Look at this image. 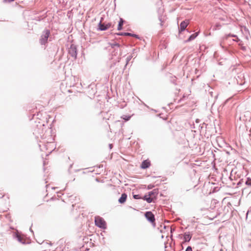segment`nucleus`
<instances>
[{
  "label": "nucleus",
  "mask_w": 251,
  "mask_h": 251,
  "mask_svg": "<svg viewBox=\"0 0 251 251\" xmlns=\"http://www.w3.org/2000/svg\"><path fill=\"white\" fill-rule=\"evenodd\" d=\"M95 225L98 227L102 229L106 228V223L103 218L99 216L95 217Z\"/></svg>",
  "instance_id": "7ed1b4c3"
},
{
  "label": "nucleus",
  "mask_w": 251,
  "mask_h": 251,
  "mask_svg": "<svg viewBox=\"0 0 251 251\" xmlns=\"http://www.w3.org/2000/svg\"><path fill=\"white\" fill-rule=\"evenodd\" d=\"M237 35L233 34H228L225 35V38L227 39L229 37H237Z\"/></svg>",
  "instance_id": "4be33fe9"
},
{
  "label": "nucleus",
  "mask_w": 251,
  "mask_h": 251,
  "mask_svg": "<svg viewBox=\"0 0 251 251\" xmlns=\"http://www.w3.org/2000/svg\"><path fill=\"white\" fill-rule=\"evenodd\" d=\"M221 27V25L220 23H217L213 27V30L219 29Z\"/></svg>",
  "instance_id": "412c9836"
},
{
  "label": "nucleus",
  "mask_w": 251,
  "mask_h": 251,
  "mask_svg": "<svg viewBox=\"0 0 251 251\" xmlns=\"http://www.w3.org/2000/svg\"><path fill=\"white\" fill-rule=\"evenodd\" d=\"M199 251V250H197V251Z\"/></svg>",
  "instance_id": "ea45409f"
},
{
  "label": "nucleus",
  "mask_w": 251,
  "mask_h": 251,
  "mask_svg": "<svg viewBox=\"0 0 251 251\" xmlns=\"http://www.w3.org/2000/svg\"><path fill=\"white\" fill-rule=\"evenodd\" d=\"M121 118L124 120L125 121H128L130 119L131 116L124 115L121 117Z\"/></svg>",
  "instance_id": "f3484780"
},
{
  "label": "nucleus",
  "mask_w": 251,
  "mask_h": 251,
  "mask_svg": "<svg viewBox=\"0 0 251 251\" xmlns=\"http://www.w3.org/2000/svg\"><path fill=\"white\" fill-rule=\"evenodd\" d=\"M16 238L19 242H21V243H22L23 244H25V242L23 241V238L20 235H17Z\"/></svg>",
  "instance_id": "aec40b11"
},
{
  "label": "nucleus",
  "mask_w": 251,
  "mask_h": 251,
  "mask_svg": "<svg viewBox=\"0 0 251 251\" xmlns=\"http://www.w3.org/2000/svg\"><path fill=\"white\" fill-rule=\"evenodd\" d=\"M170 81L171 83H173L175 85H176V76H171L170 77Z\"/></svg>",
  "instance_id": "6ab92c4d"
},
{
  "label": "nucleus",
  "mask_w": 251,
  "mask_h": 251,
  "mask_svg": "<svg viewBox=\"0 0 251 251\" xmlns=\"http://www.w3.org/2000/svg\"><path fill=\"white\" fill-rule=\"evenodd\" d=\"M41 19L40 18V17H38V19H37V21H40Z\"/></svg>",
  "instance_id": "e433bc0d"
},
{
  "label": "nucleus",
  "mask_w": 251,
  "mask_h": 251,
  "mask_svg": "<svg viewBox=\"0 0 251 251\" xmlns=\"http://www.w3.org/2000/svg\"><path fill=\"white\" fill-rule=\"evenodd\" d=\"M200 122V120L199 119H196V122L197 123H199Z\"/></svg>",
  "instance_id": "c9c22d12"
},
{
  "label": "nucleus",
  "mask_w": 251,
  "mask_h": 251,
  "mask_svg": "<svg viewBox=\"0 0 251 251\" xmlns=\"http://www.w3.org/2000/svg\"><path fill=\"white\" fill-rule=\"evenodd\" d=\"M157 116H158V117H159L160 118H161V114H158Z\"/></svg>",
  "instance_id": "4c0bfd02"
},
{
  "label": "nucleus",
  "mask_w": 251,
  "mask_h": 251,
  "mask_svg": "<svg viewBox=\"0 0 251 251\" xmlns=\"http://www.w3.org/2000/svg\"><path fill=\"white\" fill-rule=\"evenodd\" d=\"M98 29L100 31H105L107 29V26L106 24L105 23H102L101 22V20L100 21L99 24H98Z\"/></svg>",
  "instance_id": "9b49d317"
},
{
  "label": "nucleus",
  "mask_w": 251,
  "mask_h": 251,
  "mask_svg": "<svg viewBox=\"0 0 251 251\" xmlns=\"http://www.w3.org/2000/svg\"><path fill=\"white\" fill-rule=\"evenodd\" d=\"M145 216L147 220L153 225H155V216L151 211H147L145 213Z\"/></svg>",
  "instance_id": "39448f33"
},
{
  "label": "nucleus",
  "mask_w": 251,
  "mask_h": 251,
  "mask_svg": "<svg viewBox=\"0 0 251 251\" xmlns=\"http://www.w3.org/2000/svg\"><path fill=\"white\" fill-rule=\"evenodd\" d=\"M106 25L107 26V29H108L109 28L111 27H113V25H112V24L111 23H108L107 24H106Z\"/></svg>",
  "instance_id": "cd10ccee"
},
{
  "label": "nucleus",
  "mask_w": 251,
  "mask_h": 251,
  "mask_svg": "<svg viewBox=\"0 0 251 251\" xmlns=\"http://www.w3.org/2000/svg\"><path fill=\"white\" fill-rule=\"evenodd\" d=\"M236 39H233V41L236 42H240L239 45L240 46L242 44V41H240V40L238 38V37L237 36V37H236Z\"/></svg>",
  "instance_id": "a878e982"
},
{
  "label": "nucleus",
  "mask_w": 251,
  "mask_h": 251,
  "mask_svg": "<svg viewBox=\"0 0 251 251\" xmlns=\"http://www.w3.org/2000/svg\"><path fill=\"white\" fill-rule=\"evenodd\" d=\"M109 45L111 47L112 49L113 50L115 49L116 48H120L121 45L117 43L114 42V43H110Z\"/></svg>",
  "instance_id": "dca6fc26"
},
{
  "label": "nucleus",
  "mask_w": 251,
  "mask_h": 251,
  "mask_svg": "<svg viewBox=\"0 0 251 251\" xmlns=\"http://www.w3.org/2000/svg\"><path fill=\"white\" fill-rule=\"evenodd\" d=\"M199 35L198 32H196L194 34H191L189 38L185 41V42H189L194 39H195Z\"/></svg>",
  "instance_id": "ddd939ff"
},
{
  "label": "nucleus",
  "mask_w": 251,
  "mask_h": 251,
  "mask_svg": "<svg viewBox=\"0 0 251 251\" xmlns=\"http://www.w3.org/2000/svg\"><path fill=\"white\" fill-rule=\"evenodd\" d=\"M209 93L210 94L211 97H213V92H210Z\"/></svg>",
  "instance_id": "f704fd0d"
},
{
  "label": "nucleus",
  "mask_w": 251,
  "mask_h": 251,
  "mask_svg": "<svg viewBox=\"0 0 251 251\" xmlns=\"http://www.w3.org/2000/svg\"><path fill=\"white\" fill-rule=\"evenodd\" d=\"M116 34L119 36H131V37H135L137 39H140V37L138 35L134 34V33H129V32H119V33H116Z\"/></svg>",
  "instance_id": "0eeeda50"
},
{
  "label": "nucleus",
  "mask_w": 251,
  "mask_h": 251,
  "mask_svg": "<svg viewBox=\"0 0 251 251\" xmlns=\"http://www.w3.org/2000/svg\"><path fill=\"white\" fill-rule=\"evenodd\" d=\"M159 21L161 22V25H162V19H161V18L160 17H159Z\"/></svg>",
  "instance_id": "2f4dec72"
},
{
  "label": "nucleus",
  "mask_w": 251,
  "mask_h": 251,
  "mask_svg": "<svg viewBox=\"0 0 251 251\" xmlns=\"http://www.w3.org/2000/svg\"><path fill=\"white\" fill-rule=\"evenodd\" d=\"M119 51H120V48H116L115 49H114V55H116V54H117ZM113 55V54H112Z\"/></svg>",
  "instance_id": "b1692460"
},
{
  "label": "nucleus",
  "mask_w": 251,
  "mask_h": 251,
  "mask_svg": "<svg viewBox=\"0 0 251 251\" xmlns=\"http://www.w3.org/2000/svg\"><path fill=\"white\" fill-rule=\"evenodd\" d=\"M125 22V21L123 18H120V20L119 21L118 27H117L118 30H121L123 29V26Z\"/></svg>",
  "instance_id": "4468645a"
},
{
  "label": "nucleus",
  "mask_w": 251,
  "mask_h": 251,
  "mask_svg": "<svg viewBox=\"0 0 251 251\" xmlns=\"http://www.w3.org/2000/svg\"><path fill=\"white\" fill-rule=\"evenodd\" d=\"M185 251H193L192 247L190 246H188L186 248Z\"/></svg>",
  "instance_id": "bb28decb"
},
{
  "label": "nucleus",
  "mask_w": 251,
  "mask_h": 251,
  "mask_svg": "<svg viewBox=\"0 0 251 251\" xmlns=\"http://www.w3.org/2000/svg\"><path fill=\"white\" fill-rule=\"evenodd\" d=\"M215 97L216 98H217V97H218V95H216V96H215Z\"/></svg>",
  "instance_id": "58836bf2"
},
{
  "label": "nucleus",
  "mask_w": 251,
  "mask_h": 251,
  "mask_svg": "<svg viewBox=\"0 0 251 251\" xmlns=\"http://www.w3.org/2000/svg\"><path fill=\"white\" fill-rule=\"evenodd\" d=\"M41 114L38 113L36 115L37 118L38 119L37 121H35L36 124L35 127L34 128L33 133L37 138L41 137V138H45V133L48 129L49 127H47L48 122L47 121H43L40 119V115Z\"/></svg>",
  "instance_id": "f257e3e1"
},
{
  "label": "nucleus",
  "mask_w": 251,
  "mask_h": 251,
  "mask_svg": "<svg viewBox=\"0 0 251 251\" xmlns=\"http://www.w3.org/2000/svg\"><path fill=\"white\" fill-rule=\"evenodd\" d=\"M246 115H247L248 116H249L250 118H251V113L247 111L245 112Z\"/></svg>",
  "instance_id": "7c9ffc66"
},
{
  "label": "nucleus",
  "mask_w": 251,
  "mask_h": 251,
  "mask_svg": "<svg viewBox=\"0 0 251 251\" xmlns=\"http://www.w3.org/2000/svg\"><path fill=\"white\" fill-rule=\"evenodd\" d=\"M144 201H146L148 203H151L153 201V198H151L150 196L145 195L143 198H142Z\"/></svg>",
  "instance_id": "2eb2a0df"
},
{
  "label": "nucleus",
  "mask_w": 251,
  "mask_h": 251,
  "mask_svg": "<svg viewBox=\"0 0 251 251\" xmlns=\"http://www.w3.org/2000/svg\"><path fill=\"white\" fill-rule=\"evenodd\" d=\"M127 195L126 193H122L121 197L118 199V202L120 204H124L126 201Z\"/></svg>",
  "instance_id": "1a4fd4ad"
},
{
  "label": "nucleus",
  "mask_w": 251,
  "mask_h": 251,
  "mask_svg": "<svg viewBox=\"0 0 251 251\" xmlns=\"http://www.w3.org/2000/svg\"><path fill=\"white\" fill-rule=\"evenodd\" d=\"M50 30L45 29L43 30L39 40V42L42 45H46L48 43V39L50 35Z\"/></svg>",
  "instance_id": "f03ea898"
},
{
  "label": "nucleus",
  "mask_w": 251,
  "mask_h": 251,
  "mask_svg": "<svg viewBox=\"0 0 251 251\" xmlns=\"http://www.w3.org/2000/svg\"><path fill=\"white\" fill-rule=\"evenodd\" d=\"M133 198L136 200L141 199L142 197L139 195H133Z\"/></svg>",
  "instance_id": "393cba45"
},
{
  "label": "nucleus",
  "mask_w": 251,
  "mask_h": 251,
  "mask_svg": "<svg viewBox=\"0 0 251 251\" xmlns=\"http://www.w3.org/2000/svg\"><path fill=\"white\" fill-rule=\"evenodd\" d=\"M158 189H154L153 190L148 192L149 196H150L151 198H153V199H156V197L158 194Z\"/></svg>",
  "instance_id": "9d476101"
},
{
  "label": "nucleus",
  "mask_w": 251,
  "mask_h": 251,
  "mask_svg": "<svg viewBox=\"0 0 251 251\" xmlns=\"http://www.w3.org/2000/svg\"><path fill=\"white\" fill-rule=\"evenodd\" d=\"M192 237V234H191L190 232H185L183 235L184 242H184H189L191 240Z\"/></svg>",
  "instance_id": "6e6552de"
},
{
  "label": "nucleus",
  "mask_w": 251,
  "mask_h": 251,
  "mask_svg": "<svg viewBox=\"0 0 251 251\" xmlns=\"http://www.w3.org/2000/svg\"><path fill=\"white\" fill-rule=\"evenodd\" d=\"M151 165L150 162L148 160H144L141 165V168L143 169H146L149 168Z\"/></svg>",
  "instance_id": "f8f14e48"
},
{
  "label": "nucleus",
  "mask_w": 251,
  "mask_h": 251,
  "mask_svg": "<svg viewBox=\"0 0 251 251\" xmlns=\"http://www.w3.org/2000/svg\"><path fill=\"white\" fill-rule=\"evenodd\" d=\"M109 148L111 149L113 147V145L111 144H109Z\"/></svg>",
  "instance_id": "473e14b6"
},
{
  "label": "nucleus",
  "mask_w": 251,
  "mask_h": 251,
  "mask_svg": "<svg viewBox=\"0 0 251 251\" xmlns=\"http://www.w3.org/2000/svg\"><path fill=\"white\" fill-rule=\"evenodd\" d=\"M68 53L72 57L74 58V59H76L77 55L76 46L74 44H71L69 49Z\"/></svg>",
  "instance_id": "20e7f679"
},
{
  "label": "nucleus",
  "mask_w": 251,
  "mask_h": 251,
  "mask_svg": "<svg viewBox=\"0 0 251 251\" xmlns=\"http://www.w3.org/2000/svg\"><path fill=\"white\" fill-rule=\"evenodd\" d=\"M241 49H242V50H246V47H242Z\"/></svg>",
  "instance_id": "72a5a7b5"
},
{
  "label": "nucleus",
  "mask_w": 251,
  "mask_h": 251,
  "mask_svg": "<svg viewBox=\"0 0 251 251\" xmlns=\"http://www.w3.org/2000/svg\"><path fill=\"white\" fill-rule=\"evenodd\" d=\"M245 184L246 185L251 186V178L250 177L247 178V179L245 181Z\"/></svg>",
  "instance_id": "a211bd4d"
},
{
  "label": "nucleus",
  "mask_w": 251,
  "mask_h": 251,
  "mask_svg": "<svg viewBox=\"0 0 251 251\" xmlns=\"http://www.w3.org/2000/svg\"><path fill=\"white\" fill-rule=\"evenodd\" d=\"M189 24V21H183L181 22L178 26L179 33L180 34L182 32L186 30L188 32H190L188 29H186V27Z\"/></svg>",
  "instance_id": "423d86ee"
},
{
  "label": "nucleus",
  "mask_w": 251,
  "mask_h": 251,
  "mask_svg": "<svg viewBox=\"0 0 251 251\" xmlns=\"http://www.w3.org/2000/svg\"><path fill=\"white\" fill-rule=\"evenodd\" d=\"M154 187V185H152V184H149L148 185V189L150 190V189H151L152 188H153Z\"/></svg>",
  "instance_id": "c756f323"
},
{
  "label": "nucleus",
  "mask_w": 251,
  "mask_h": 251,
  "mask_svg": "<svg viewBox=\"0 0 251 251\" xmlns=\"http://www.w3.org/2000/svg\"><path fill=\"white\" fill-rule=\"evenodd\" d=\"M133 57L132 55H129L126 57V64L125 65V67L126 66L128 62L130 61V60L131 59V58Z\"/></svg>",
  "instance_id": "5701e85b"
},
{
  "label": "nucleus",
  "mask_w": 251,
  "mask_h": 251,
  "mask_svg": "<svg viewBox=\"0 0 251 251\" xmlns=\"http://www.w3.org/2000/svg\"><path fill=\"white\" fill-rule=\"evenodd\" d=\"M242 183H245V181L243 180V179H241L237 183V185L239 186V185H241L242 184Z\"/></svg>",
  "instance_id": "c85d7f7f"
}]
</instances>
